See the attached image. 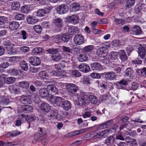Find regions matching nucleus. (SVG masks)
Listing matches in <instances>:
<instances>
[{"mask_svg": "<svg viewBox=\"0 0 146 146\" xmlns=\"http://www.w3.org/2000/svg\"><path fill=\"white\" fill-rule=\"evenodd\" d=\"M81 98L78 100V105L83 106L88 105L90 102L95 104L98 102V98L96 96L91 93L82 92L81 94Z\"/></svg>", "mask_w": 146, "mask_h": 146, "instance_id": "nucleus-1", "label": "nucleus"}, {"mask_svg": "<svg viewBox=\"0 0 146 146\" xmlns=\"http://www.w3.org/2000/svg\"><path fill=\"white\" fill-rule=\"evenodd\" d=\"M38 130V131L34 135L33 142L34 143L41 142L43 145H46L49 142L48 139L46 136V134L42 128L39 127Z\"/></svg>", "mask_w": 146, "mask_h": 146, "instance_id": "nucleus-2", "label": "nucleus"}, {"mask_svg": "<svg viewBox=\"0 0 146 146\" xmlns=\"http://www.w3.org/2000/svg\"><path fill=\"white\" fill-rule=\"evenodd\" d=\"M0 80L7 84H12L15 81V78L13 77H7V75L4 74H2L0 76Z\"/></svg>", "mask_w": 146, "mask_h": 146, "instance_id": "nucleus-3", "label": "nucleus"}, {"mask_svg": "<svg viewBox=\"0 0 146 146\" xmlns=\"http://www.w3.org/2000/svg\"><path fill=\"white\" fill-rule=\"evenodd\" d=\"M113 123V121L112 120H110L107 121L105 123L101 124L99 125H95L90 128H94L97 127L99 129H103L110 127Z\"/></svg>", "mask_w": 146, "mask_h": 146, "instance_id": "nucleus-4", "label": "nucleus"}, {"mask_svg": "<svg viewBox=\"0 0 146 146\" xmlns=\"http://www.w3.org/2000/svg\"><path fill=\"white\" fill-rule=\"evenodd\" d=\"M68 11V6L64 4H62L58 6L57 8V12L59 14L65 13Z\"/></svg>", "mask_w": 146, "mask_h": 146, "instance_id": "nucleus-5", "label": "nucleus"}, {"mask_svg": "<svg viewBox=\"0 0 146 146\" xmlns=\"http://www.w3.org/2000/svg\"><path fill=\"white\" fill-rule=\"evenodd\" d=\"M66 88L67 91L72 94H74L78 90L77 86L73 84H68L66 86Z\"/></svg>", "mask_w": 146, "mask_h": 146, "instance_id": "nucleus-6", "label": "nucleus"}, {"mask_svg": "<svg viewBox=\"0 0 146 146\" xmlns=\"http://www.w3.org/2000/svg\"><path fill=\"white\" fill-rule=\"evenodd\" d=\"M91 66L92 69L95 72L101 71L103 69V66L97 62L92 63Z\"/></svg>", "mask_w": 146, "mask_h": 146, "instance_id": "nucleus-7", "label": "nucleus"}, {"mask_svg": "<svg viewBox=\"0 0 146 146\" xmlns=\"http://www.w3.org/2000/svg\"><path fill=\"white\" fill-rule=\"evenodd\" d=\"M78 68L81 72L84 73L88 72L90 69L89 65L84 63L80 64L78 66Z\"/></svg>", "mask_w": 146, "mask_h": 146, "instance_id": "nucleus-8", "label": "nucleus"}, {"mask_svg": "<svg viewBox=\"0 0 146 146\" xmlns=\"http://www.w3.org/2000/svg\"><path fill=\"white\" fill-rule=\"evenodd\" d=\"M75 43L77 45H80L82 44L84 41L83 36L80 34L76 35L74 39Z\"/></svg>", "mask_w": 146, "mask_h": 146, "instance_id": "nucleus-9", "label": "nucleus"}, {"mask_svg": "<svg viewBox=\"0 0 146 146\" xmlns=\"http://www.w3.org/2000/svg\"><path fill=\"white\" fill-rule=\"evenodd\" d=\"M29 61L31 64L33 66H38L40 63V60L39 58L35 56L30 57Z\"/></svg>", "mask_w": 146, "mask_h": 146, "instance_id": "nucleus-10", "label": "nucleus"}, {"mask_svg": "<svg viewBox=\"0 0 146 146\" xmlns=\"http://www.w3.org/2000/svg\"><path fill=\"white\" fill-rule=\"evenodd\" d=\"M21 110L23 112L26 113L32 112L33 111V108L32 106L27 105L22 106Z\"/></svg>", "mask_w": 146, "mask_h": 146, "instance_id": "nucleus-11", "label": "nucleus"}, {"mask_svg": "<svg viewBox=\"0 0 146 146\" xmlns=\"http://www.w3.org/2000/svg\"><path fill=\"white\" fill-rule=\"evenodd\" d=\"M10 103L8 96H4L0 97V104L5 106L8 104Z\"/></svg>", "mask_w": 146, "mask_h": 146, "instance_id": "nucleus-12", "label": "nucleus"}, {"mask_svg": "<svg viewBox=\"0 0 146 146\" xmlns=\"http://www.w3.org/2000/svg\"><path fill=\"white\" fill-rule=\"evenodd\" d=\"M67 19L69 22L74 24H77L79 21L78 18L76 15L68 16L67 17Z\"/></svg>", "mask_w": 146, "mask_h": 146, "instance_id": "nucleus-13", "label": "nucleus"}, {"mask_svg": "<svg viewBox=\"0 0 146 146\" xmlns=\"http://www.w3.org/2000/svg\"><path fill=\"white\" fill-rule=\"evenodd\" d=\"M106 48L103 46L99 48L96 51V54L101 57H103L104 56V54H105L106 52Z\"/></svg>", "mask_w": 146, "mask_h": 146, "instance_id": "nucleus-14", "label": "nucleus"}, {"mask_svg": "<svg viewBox=\"0 0 146 146\" xmlns=\"http://www.w3.org/2000/svg\"><path fill=\"white\" fill-rule=\"evenodd\" d=\"M20 100L21 103L23 104H31V101L27 96L22 95L20 97Z\"/></svg>", "mask_w": 146, "mask_h": 146, "instance_id": "nucleus-15", "label": "nucleus"}, {"mask_svg": "<svg viewBox=\"0 0 146 146\" xmlns=\"http://www.w3.org/2000/svg\"><path fill=\"white\" fill-rule=\"evenodd\" d=\"M12 34V35L15 36H17L19 35V37L21 38H22L23 40H25L27 39L28 36L27 33L24 30H22L20 32L15 34Z\"/></svg>", "mask_w": 146, "mask_h": 146, "instance_id": "nucleus-16", "label": "nucleus"}, {"mask_svg": "<svg viewBox=\"0 0 146 146\" xmlns=\"http://www.w3.org/2000/svg\"><path fill=\"white\" fill-rule=\"evenodd\" d=\"M48 90L47 88H43L40 89L39 90V94L40 96L42 98L47 97L49 95V93L48 92Z\"/></svg>", "mask_w": 146, "mask_h": 146, "instance_id": "nucleus-17", "label": "nucleus"}, {"mask_svg": "<svg viewBox=\"0 0 146 146\" xmlns=\"http://www.w3.org/2000/svg\"><path fill=\"white\" fill-rule=\"evenodd\" d=\"M106 79L108 80H112L115 78L116 76L115 73L113 72H105L104 73Z\"/></svg>", "mask_w": 146, "mask_h": 146, "instance_id": "nucleus-18", "label": "nucleus"}, {"mask_svg": "<svg viewBox=\"0 0 146 146\" xmlns=\"http://www.w3.org/2000/svg\"><path fill=\"white\" fill-rule=\"evenodd\" d=\"M41 110L45 112H48L50 110V107L49 104L46 103H43L40 105Z\"/></svg>", "mask_w": 146, "mask_h": 146, "instance_id": "nucleus-19", "label": "nucleus"}, {"mask_svg": "<svg viewBox=\"0 0 146 146\" xmlns=\"http://www.w3.org/2000/svg\"><path fill=\"white\" fill-rule=\"evenodd\" d=\"M146 50L143 46L140 47L138 49V55L141 59H143L146 55Z\"/></svg>", "mask_w": 146, "mask_h": 146, "instance_id": "nucleus-20", "label": "nucleus"}, {"mask_svg": "<svg viewBox=\"0 0 146 146\" xmlns=\"http://www.w3.org/2000/svg\"><path fill=\"white\" fill-rule=\"evenodd\" d=\"M79 31V30L77 27L74 26H70L68 28V32L69 33L72 35H74L78 33Z\"/></svg>", "mask_w": 146, "mask_h": 146, "instance_id": "nucleus-21", "label": "nucleus"}, {"mask_svg": "<svg viewBox=\"0 0 146 146\" xmlns=\"http://www.w3.org/2000/svg\"><path fill=\"white\" fill-rule=\"evenodd\" d=\"M88 129L87 128H85L83 129H82L80 130L77 131H73L70 133L68 134V136L69 137H71L72 136H73L76 135H78V134L83 133L84 132H85Z\"/></svg>", "mask_w": 146, "mask_h": 146, "instance_id": "nucleus-22", "label": "nucleus"}, {"mask_svg": "<svg viewBox=\"0 0 146 146\" xmlns=\"http://www.w3.org/2000/svg\"><path fill=\"white\" fill-rule=\"evenodd\" d=\"M119 57L122 62H124L127 60L128 57L125 52L123 50H120L119 51Z\"/></svg>", "mask_w": 146, "mask_h": 146, "instance_id": "nucleus-23", "label": "nucleus"}, {"mask_svg": "<svg viewBox=\"0 0 146 146\" xmlns=\"http://www.w3.org/2000/svg\"><path fill=\"white\" fill-rule=\"evenodd\" d=\"M9 28L12 30H16L19 27V24L18 22L12 21L9 23Z\"/></svg>", "mask_w": 146, "mask_h": 146, "instance_id": "nucleus-24", "label": "nucleus"}, {"mask_svg": "<svg viewBox=\"0 0 146 146\" xmlns=\"http://www.w3.org/2000/svg\"><path fill=\"white\" fill-rule=\"evenodd\" d=\"M9 90L11 93H13L15 94H19L20 91L19 88L17 85H11L9 88Z\"/></svg>", "mask_w": 146, "mask_h": 146, "instance_id": "nucleus-25", "label": "nucleus"}, {"mask_svg": "<svg viewBox=\"0 0 146 146\" xmlns=\"http://www.w3.org/2000/svg\"><path fill=\"white\" fill-rule=\"evenodd\" d=\"M64 100V99L62 98L57 97L54 100V103L56 106L62 107Z\"/></svg>", "mask_w": 146, "mask_h": 146, "instance_id": "nucleus-26", "label": "nucleus"}, {"mask_svg": "<svg viewBox=\"0 0 146 146\" xmlns=\"http://www.w3.org/2000/svg\"><path fill=\"white\" fill-rule=\"evenodd\" d=\"M20 72V70L16 68H10L7 71V72L12 76H17L18 75Z\"/></svg>", "mask_w": 146, "mask_h": 146, "instance_id": "nucleus-27", "label": "nucleus"}, {"mask_svg": "<svg viewBox=\"0 0 146 146\" xmlns=\"http://www.w3.org/2000/svg\"><path fill=\"white\" fill-rule=\"evenodd\" d=\"M27 21L28 23L31 24H35L38 22L37 19L35 17L30 15L27 17Z\"/></svg>", "mask_w": 146, "mask_h": 146, "instance_id": "nucleus-28", "label": "nucleus"}, {"mask_svg": "<svg viewBox=\"0 0 146 146\" xmlns=\"http://www.w3.org/2000/svg\"><path fill=\"white\" fill-rule=\"evenodd\" d=\"M145 4L139 2L135 7V10L137 12L140 11L145 9Z\"/></svg>", "mask_w": 146, "mask_h": 146, "instance_id": "nucleus-29", "label": "nucleus"}, {"mask_svg": "<svg viewBox=\"0 0 146 146\" xmlns=\"http://www.w3.org/2000/svg\"><path fill=\"white\" fill-rule=\"evenodd\" d=\"M63 103L62 107L64 110H68L70 109L71 108V104L70 101L68 100H64Z\"/></svg>", "mask_w": 146, "mask_h": 146, "instance_id": "nucleus-30", "label": "nucleus"}, {"mask_svg": "<svg viewBox=\"0 0 146 146\" xmlns=\"http://www.w3.org/2000/svg\"><path fill=\"white\" fill-rule=\"evenodd\" d=\"M54 22L55 25L59 27H62L63 25L62 20L60 18H57L54 19Z\"/></svg>", "mask_w": 146, "mask_h": 146, "instance_id": "nucleus-31", "label": "nucleus"}, {"mask_svg": "<svg viewBox=\"0 0 146 146\" xmlns=\"http://www.w3.org/2000/svg\"><path fill=\"white\" fill-rule=\"evenodd\" d=\"M47 89L51 92L52 95L56 94L58 92L57 89L52 85H48L47 86Z\"/></svg>", "mask_w": 146, "mask_h": 146, "instance_id": "nucleus-32", "label": "nucleus"}, {"mask_svg": "<svg viewBox=\"0 0 146 146\" xmlns=\"http://www.w3.org/2000/svg\"><path fill=\"white\" fill-rule=\"evenodd\" d=\"M21 68L23 70L27 71L28 69V66L27 62L25 61L21 60L20 62Z\"/></svg>", "mask_w": 146, "mask_h": 146, "instance_id": "nucleus-33", "label": "nucleus"}, {"mask_svg": "<svg viewBox=\"0 0 146 146\" xmlns=\"http://www.w3.org/2000/svg\"><path fill=\"white\" fill-rule=\"evenodd\" d=\"M132 31L133 34L135 35H140L142 32L141 29L138 26L136 25L133 27Z\"/></svg>", "mask_w": 146, "mask_h": 146, "instance_id": "nucleus-34", "label": "nucleus"}, {"mask_svg": "<svg viewBox=\"0 0 146 146\" xmlns=\"http://www.w3.org/2000/svg\"><path fill=\"white\" fill-rule=\"evenodd\" d=\"M70 36L68 33L64 34L61 36V40L64 42H67L70 40Z\"/></svg>", "mask_w": 146, "mask_h": 146, "instance_id": "nucleus-35", "label": "nucleus"}, {"mask_svg": "<svg viewBox=\"0 0 146 146\" xmlns=\"http://www.w3.org/2000/svg\"><path fill=\"white\" fill-rule=\"evenodd\" d=\"M52 59L54 61H56L60 60L62 58L61 55L59 53L56 52L51 56Z\"/></svg>", "mask_w": 146, "mask_h": 146, "instance_id": "nucleus-36", "label": "nucleus"}, {"mask_svg": "<svg viewBox=\"0 0 146 146\" xmlns=\"http://www.w3.org/2000/svg\"><path fill=\"white\" fill-rule=\"evenodd\" d=\"M30 7L29 5H25L21 8V11L23 13L27 14L30 12Z\"/></svg>", "mask_w": 146, "mask_h": 146, "instance_id": "nucleus-37", "label": "nucleus"}, {"mask_svg": "<svg viewBox=\"0 0 146 146\" xmlns=\"http://www.w3.org/2000/svg\"><path fill=\"white\" fill-rule=\"evenodd\" d=\"M111 66L113 70L115 71L117 73H120L121 70L122 68L120 67L121 66L120 65L113 63Z\"/></svg>", "mask_w": 146, "mask_h": 146, "instance_id": "nucleus-38", "label": "nucleus"}, {"mask_svg": "<svg viewBox=\"0 0 146 146\" xmlns=\"http://www.w3.org/2000/svg\"><path fill=\"white\" fill-rule=\"evenodd\" d=\"M88 58V56L84 54H80L78 58L79 61L81 62L86 61L87 60Z\"/></svg>", "mask_w": 146, "mask_h": 146, "instance_id": "nucleus-39", "label": "nucleus"}, {"mask_svg": "<svg viewBox=\"0 0 146 146\" xmlns=\"http://www.w3.org/2000/svg\"><path fill=\"white\" fill-rule=\"evenodd\" d=\"M118 53L116 52H113L110 53V58L111 60L118 61Z\"/></svg>", "mask_w": 146, "mask_h": 146, "instance_id": "nucleus-40", "label": "nucleus"}, {"mask_svg": "<svg viewBox=\"0 0 146 146\" xmlns=\"http://www.w3.org/2000/svg\"><path fill=\"white\" fill-rule=\"evenodd\" d=\"M29 84L27 81H22L19 83V85L21 88L24 89L28 88L29 86Z\"/></svg>", "mask_w": 146, "mask_h": 146, "instance_id": "nucleus-41", "label": "nucleus"}, {"mask_svg": "<svg viewBox=\"0 0 146 146\" xmlns=\"http://www.w3.org/2000/svg\"><path fill=\"white\" fill-rule=\"evenodd\" d=\"M39 76L41 78L44 79H48L49 76L47 73L44 71L40 72L39 73Z\"/></svg>", "mask_w": 146, "mask_h": 146, "instance_id": "nucleus-42", "label": "nucleus"}, {"mask_svg": "<svg viewBox=\"0 0 146 146\" xmlns=\"http://www.w3.org/2000/svg\"><path fill=\"white\" fill-rule=\"evenodd\" d=\"M90 137L93 139H96L99 137L98 133L95 131H92L89 134Z\"/></svg>", "mask_w": 146, "mask_h": 146, "instance_id": "nucleus-43", "label": "nucleus"}, {"mask_svg": "<svg viewBox=\"0 0 146 146\" xmlns=\"http://www.w3.org/2000/svg\"><path fill=\"white\" fill-rule=\"evenodd\" d=\"M114 137L113 136H111L108 137L106 139L105 142L107 145H110L114 143Z\"/></svg>", "mask_w": 146, "mask_h": 146, "instance_id": "nucleus-44", "label": "nucleus"}, {"mask_svg": "<svg viewBox=\"0 0 146 146\" xmlns=\"http://www.w3.org/2000/svg\"><path fill=\"white\" fill-rule=\"evenodd\" d=\"M135 2V0H127L126 3V7L127 8H130L133 6Z\"/></svg>", "mask_w": 146, "mask_h": 146, "instance_id": "nucleus-45", "label": "nucleus"}, {"mask_svg": "<svg viewBox=\"0 0 146 146\" xmlns=\"http://www.w3.org/2000/svg\"><path fill=\"white\" fill-rule=\"evenodd\" d=\"M47 70L48 72L50 73L51 75L53 76H59L60 74L59 73H58L56 71H53L52 68L51 66L47 68Z\"/></svg>", "mask_w": 146, "mask_h": 146, "instance_id": "nucleus-46", "label": "nucleus"}, {"mask_svg": "<svg viewBox=\"0 0 146 146\" xmlns=\"http://www.w3.org/2000/svg\"><path fill=\"white\" fill-rule=\"evenodd\" d=\"M19 131L17 130H15L9 132L7 133V135L8 136L14 137L18 135L21 133Z\"/></svg>", "mask_w": 146, "mask_h": 146, "instance_id": "nucleus-47", "label": "nucleus"}, {"mask_svg": "<svg viewBox=\"0 0 146 146\" xmlns=\"http://www.w3.org/2000/svg\"><path fill=\"white\" fill-rule=\"evenodd\" d=\"M11 7L13 10H18L20 8V4L19 2H14L12 3L11 5Z\"/></svg>", "mask_w": 146, "mask_h": 146, "instance_id": "nucleus-48", "label": "nucleus"}, {"mask_svg": "<svg viewBox=\"0 0 146 146\" xmlns=\"http://www.w3.org/2000/svg\"><path fill=\"white\" fill-rule=\"evenodd\" d=\"M34 30L37 33H40L42 31V29L40 25H36L33 27Z\"/></svg>", "mask_w": 146, "mask_h": 146, "instance_id": "nucleus-49", "label": "nucleus"}, {"mask_svg": "<svg viewBox=\"0 0 146 146\" xmlns=\"http://www.w3.org/2000/svg\"><path fill=\"white\" fill-rule=\"evenodd\" d=\"M42 51V49L41 47L36 48L34 49L32 51V53L34 55H37L39 54Z\"/></svg>", "mask_w": 146, "mask_h": 146, "instance_id": "nucleus-50", "label": "nucleus"}, {"mask_svg": "<svg viewBox=\"0 0 146 146\" xmlns=\"http://www.w3.org/2000/svg\"><path fill=\"white\" fill-rule=\"evenodd\" d=\"M94 48V46L92 45H89L85 47L83 49V51L86 52L91 51Z\"/></svg>", "mask_w": 146, "mask_h": 146, "instance_id": "nucleus-51", "label": "nucleus"}, {"mask_svg": "<svg viewBox=\"0 0 146 146\" xmlns=\"http://www.w3.org/2000/svg\"><path fill=\"white\" fill-rule=\"evenodd\" d=\"M109 131L107 129H106L104 131L100 132L98 135H99V137H105L108 134Z\"/></svg>", "mask_w": 146, "mask_h": 146, "instance_id": "nucleus-52", "label": "nucleus"}, {"mask_svg": "<svg viewBox=\"0 0 146 146\" xmlns=\"http://www.w3.org/2000/svg\"><path fill=\"white\" fill-rule=\"evenodd\" d=\"M137 72L142 76H146V68L144 67L141 69H139Z\"/></svg>", "mask_w": 146, "mask_h": 146, "instance_id": "nucleus-53", "label": "nucleus"}, {"mask_svg": "<svg viewBox=\"0 0 146 146\" xmlns=\"http://www.w3.org/2000/svg\"><path fill=\"white\" fill-rule=\"evenodd\" d=\"M51 113V114L50 115L51 118H57V116L58 115L56 110H52Z\"/></svg>", "mask_w": 146, "mask_h": 146, "instance_id": "nucleus-54", "label": "nucleus"}, {"mask_svg": "<svg viewBox=\"0 0 146 146\" xmlns=\"http://www.w3.org/2000/svg\"><path fill=\"white\" fill-rule=\"evenodd\" d=\"M15 19L17 20H23L24 19V16L22 14L18 13L15 15Z\"/></svg>", "mask_w": 146, "mask_h": 146, "instance_id": "nucleus-55", "label": "nucleus"}, {"mask_svg": "<svg viewBox=\"0 0 146 146\" xmlns=\"http://www.w3.org/2000/svg\"><path fill=\"white\" fill-rule=\"evenodd\" d=\"M47 53L53 54H55L56 52H58V51L57 49L54 48H49L46 50Z\"/></svg>", "mask_w": 146, "mask_h": 146, "instance_id": "nucleus-56", "label": "nucleus"}, {"mask_svg": "<svg viewBox=\"0 0 146 146\" xmlns=\"http://www.w3.org/2000/svg\"><path fill=\"white\" fill-rule=\"evenodd\" d=\"M72 74V75L76 77H79L82 76L81 73L79 71L76 70H73Z\"/></svg>", "mask_w": 146, "mask_h": 146, "instance_id": "nucleus-57", "label": "nucleus"}, {"mask_svg": "<svg viewBox=\"0 0 146 146\" xmlns=\"http://www.w3.org/2000/svg\"><path fill=\"white\" fill-rule=\"evenodd\" d=\"M45 11L43 9H40L38 10L37 12V15L39 17H43L45 14Z\"/></svg>", "mask_w": 146, "mask_h": 146, "instance_id": "nucleus-58", "label": "nucleus"}, {"mask_svg": "<svg viewBox=\"0 0 146 146\" xmlns=\"http://www.w3.org/2000/svg\"><path fill=\"white\" fill-rule=\"evenodd\" d=\"M71 6L73 11H77L79 9L80 6L77 3H73Z\"/></svg>", "mask_w": 146, "mask_h": 146, "instance_id": "nucleus-59", "label": "nucleus"}, {"mask_svg": "<svg viewBox=\"0 0 146 146\" xmlns=\"http://www.w3.org/2000/svg\"><path fill=\"white\" fill-rule=\"evenodd\" d=\"M54 67L57 70H60L62 68H64L65 66L64 64L62 63H60L58 64L54 65Z\"/></svg>", "mask_w": 146, "mask_h": 146, "instance_id": "nucleus-60", "label": "nucleus"}, {"mask_svg": "<svg viewBox=\"0 0 146 146\" xmlns=\"http://www.w3.org/2000/svg\"><path fill=\"white\" fill-rule=\"evenodd\" d=\"M37 117L35 115H31L28 119V122H33L36 119Z\"/></svg>", "mask_w": 146, "mask_h": 146, "instance_id": "nucleus-61", "label": "nucleus"}, {"mask_svg": "<svg viewBox=\"0 0 146 146\" xmlns=\"http://www.w3.org/2000/svg\"><path fill=\"white\" fill-rule=\"evenodd\" d=\"M111 44L114 46L117 47L120 46V44L119 41L117 39L113 40L111 42Z\"/></svg>", "mask_w": 146, "mask_h": 146, "instance_id": "nucleus-62", "label": "nucleus"}, {"mask_svg": "<svg viewBox=\"0 0 146 146\" xmlns=\"http://www.w3.org/2000/svg\"><path fill=\"white\" fill-rule=\"evenodd\" d=\"M7 18L4 16H0V25L4 24L7 21Z\"/></svg>", "mask_w": 146, "mask_h": 146, "instance_id": "nucleus-63", "label": "nucleus"}, {"mask_svg": "<svg viewBox=\"0 0 146 146\" xmlns=\"http://www.w3.org/2000/svg\"><path fill=\"white\" fill-rule=\"evenodd\" d=\"M114 22L116 24L118 25H123L125 23V21L121 19H115Z\"/></svg>", "mask_w": 146, "mask_h": 146, "instance_id": "nucleus-64", "label": "nucleus"}]
</instances>
